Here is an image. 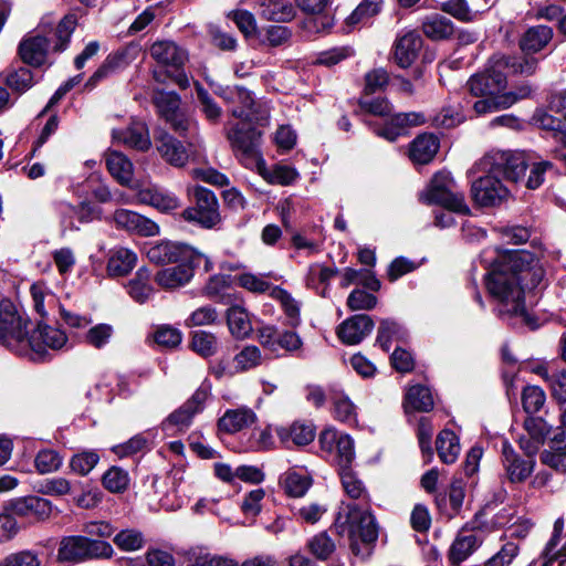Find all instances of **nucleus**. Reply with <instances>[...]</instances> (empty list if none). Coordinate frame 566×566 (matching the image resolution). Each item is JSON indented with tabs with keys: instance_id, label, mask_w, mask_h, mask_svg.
I'll return each mask as SVG.
<instances>
[{
	"instance_id": "7",
	"label": "nucleus",
	"mask_w": 566,
	"mask_h": 566,
	"mask_svg": "<svg viewBox=\"0 0 566 566\" xmlns=\"http://www.w3.org/2000/svg\"><path fill=\"white\" fill-rule=\"evenodd\" d=\"M114 549L106 541L94 539L87 536L64 537L57 551L62 562H82L91 558H109Z\"/></svg>"
},
{
	"instance_id": "5",
	"label": "nucleus",
	"mask_w": 566,
	"mask_h": 566,
	"mask_svg": "<svg viewBox=\"0 0 566 566\" xmlns=\"http://www.w3.org/2000/svg\"><path fill=\"white\" fill-rule=\"evenodd\" d=\"M426 203L444 207L449 211L469 214L470 208L465 203L464 195L458 190L457 184L448 171L437 172L427 190L420 196Z\"/></svg>"
},
{
	"instance_id": "19",
	"label": "nucleus",
	"mask_w": 566,
	"mask_h": 566,
	"mask_svg": "<svg viewBox=\"0 0 566 566\" xmlns=\"http://www.w3.org/2000/svg\"><path fill=\"white\" fill-rule=\"evenodd\" d=\"M502 463L511 483L524 482L532 474L535 465L534 459H522L507 442L502 447Z\"/></svg>"
},
{
	"instance_id": "47",
	"label": "nucleus",
	"mask_w": 566,
	"mask_h": 566,
	"mask_svg": "<svg viewBox=\"0 0 566 566\" xmlns=\"http://www.w3.org/2000/svg\"><path fill=\"white\" fill-rule=\"evenodd\" d=\"M31 296L35 312L42 317H46L50 311L56 305V296L49 291L43 283H34L31 289Z\"/></svg>"
},
{
	"instance_id": "11",
	"label": "nucleus",
	"mask_w": 566,
	"mask_h": 566,
	"mask_svg": "<svg viewBox=\"0 0 566 566\" xmlns=\"http://www.w3.org/2000/svg\"><path fill=\"white\" fill-rule=\"evenodd\" d=\"M227 137L235 156L244 164V166L260 167L264 164L259 150L260 133L255 129L243 128L235 125L228 132Z\"/></svg>"
},
{
	"instance_id": "39",
	"label": "nucleus",
	"mask_w": 566,
	"mask_h": 566,
	"mask_svg": "<svg viewBox=\"0 0 566 566\" xmlns=\"http://www.w3.org/2000/svg\"><path fill=\"white\" fill-rule=\"evenodd\" d=\"M106 166L113 178L123 186L129 185L134 176L132 161L119 151H109L106 155Z\"/></svg>"
},
{
	"instance_id": "45",
	"label": "nucleus",
	"mask_w": 566,
	"mask_h": 566,
	"mask_svg": "<svg viewBox=\"0 0 566 566\" xmlns=\"http://www.w3.org/2000/svg\"><path fill=\"white\" fill-rule=\"evenodd\" d=\"M149 281V270L146 268H140L136 272L135 277L132 279L127 284V292L130 297L138 303H145L154 292Z\"/></svg>"
},
{
	"instance_id": "63",
	"label": "nucleus",
	"mask_w": 566,
	"mask_h": 566,
	"mask_svg": "<svg viewBox=\"0 0 566 566\" xmlns=\"http://www.w3.org/2000/svg\"><path fill=\"white\" fill-rule=\"evenodd\" d=\"M34 465L36 471L41 474L55 472L62 465V458L54 450H41L34 459Z\"/></svg>"
},
{
	"instance_id": "25",
	"label": "nucleus",
	"mask_w": 566,
	"mask_h": 566,
	"mask_svg": "<svg viewBox=\"0 0 566 566\" xmlns=\"http://www.w3.org/2000/svg\"><path fill=\"white\" fill-rule=\"evenodd\" d=\"M146 256L155 264L175 263L192 256V249L172 242H158L146 249Z\"/></svg>"
},
{
	"instance_id": "8",
	"label": "nucleus",
	"mask_w": 566,
	"mask_h": 566,
	"mask_svg": "<svg viewBox=\"0 0 566 566\" xmlns=\"http://www.w3.org/2000/svg\"><path fill=\"white\" fill-rule=\"evenodd\" d=\"M193 197V206L182 211V218L196 222L202 228L211 229L220 221L219 203L216 195L200 186L188 190Z\"/></svg>"
},
{
	"instance_id": "12",
	"label": "nucleus",
	"mask_w": 566,
	"mask_h": 566,
	"mask_svg": "<svg viewBox=\"0 0 566 566\" xmlns=\"http://www.w3.org/2000/svg\"><path fill=\"white\" fill-rule=\"evenodd\" d=\"M153 102L158 114L170 127L181 136L190 130L192 123L180 109V97L175 92L158 91L154 94Z\"/></svg>"
},
{
	"instance_id": "36",
	"label": "nucleus",
	"mask_w": 566,
	"mask_h": 566,
	"mask_svg": "<svg viewBox=\"0 0 566 566\" xmlns=\"http://www.w3.org/2000/svg\"><path fill=\"white\" fill-rule=\"evenodd\" d=\"M434 406L431 391L422 385L409 387L405 395L403 408L406 413L410 412H429Z\"/></svg>"
},
{
	"instance_id": "38",
	"label": "nucleus",
	"mask_w": 566,
	"mask_h": 566,
	"mask_svg": "<svg viewBox=\"0 0 566 566\" xmlns=\"http://www.w3.org/2000/svg\"><path fill=\"white\" fill-rule=\"evenodd\" d=\"M136 262L135 252L126 248H116L108 258L107 273L111 276H125L135 268Z\"/></svg>"
},
{
	"instance_id": "30",
	"label": "nucleus",
	"mask_w": 566,
	"mask_h": 566,
	"mask_svg": "<svg viewBox=\"0 0 566 566\" xmlns=\"http://www.w3.org/2000/svg\"><path fill=\"white\" fill-rule=\"evenodd\" d=\"M259 14L266 21L285 23L292 21L296 10L290 0H259Z\"/></svg>"
},
{
	"instance_id": "17",
	"label": "nucleus",
	"mask_w": 566,
	"mask_h": 566,
	"mask_svg": "<svg viewBox=\"0 0 566 566\" xmlns=\"http://www.w3.org/2000/svg\"><path fill=\"white\" fill-rule=\"evenodd\" d=\"M209 396V388L200 386L181 407L169 415L167 424L175 426L179 430L188 428L193 417L205 409V403Z\"/></svg>"
},
{
	"instance_id": "22",
	"label": "nucleus",
	"mask_w": 566,
	"mask_h": 566,
	"mask_svg": "<svg viewBox=\"0 0 566 566\" xmlns=\"http://www.w3.org/2000/svg\"><path fill=\"white\" fill-rule=\"evenodd\" d=\"M52 503L36 495L19 497L11 504L12 513L34 521H44L52 513Z\"/></svg>"
},
{
	"instance_id": "54",
	"label": "nucleus",
	"mask_w": 566,
	"mask_h": 566,
	"mask_svg": "<svg viewBox=\"0 0 566 566\" xmlns=\"http://www.w3.org/2000/svg\"><path fill=\"white\" fill-rule=\"evenodd\" d=\"M358 105L364 113L379 117L389 116L392 111L390 102L382 96L373 97L371 95L363 94Z\"/></svg>"
},
{
	"instance_id": "49",
	"label": "nucleus",
	"mask_w": 566,
	"mask_h": 566,
	"mask_svg": "<svg viewBox=\"0 0 566 566\" xmlns=\"http://www.w3.org/2000/svg\"><path fill=\"white\" fill-rule=\"evenodd\" d=\"M262 354L259 347L254 345L244 346L233 357V368L238 374L249 371L262 364Z\"/></svg>"
},
{
	"instance_id": "23",
	"label": "nucleus",
	"mask_w": 566,
	"mask_h": 566,
	"mask_svg": "<svg viewBox=\"0 0 566 566\" xmlns=\"http://www.w3.org/2000/svg\"><path fill=\"white\" fill-rule=\"evenodd\" d=\"M373 328L371 317L366 314H358L344 321L338 327L337 334L343 343L355 345L369 335Z\"/></svg>"
},
{
	"instance_id": "21",
	"label": "nucleus",
	"mask_w": 566,
	"mask_h": 566,
	"mask_svg": "<svg viewBox=\"0 0 566 566\" xmlns=\"http://www.w3.org/2000/svg\"><path fill=\"white\" fill-rule=\"evenodd\" d=\"M117 228L144 237H151L159 233V227L153 220L127 209H117L113 216Z\"/></svg>"
},
{
	"instance_id": "57",
	"label": "nucleus",
	"mask_w": 566,
	"mask_h": 566,
	"mask_svg": "<svg viewBox=\"0 0 566 566\" xmlns=\"http://www.w3.org/2000/svg\"><path fill=\"white\" fill-rule=\"evenodd\" d=\"M336 273H337V270H335V269H332V268H328V266H325V265L318 264V263L312 264V265H310L308 272L306 275V284H307V286L313 287V289H318L319 284L324 285L322 292H319L321 295L324 296L326 286L329 282V280L334 275H336Z\"/></svg>"
},
{
	"instance_id": "16",
	"label": "nucleus",
	"mask_w": 566,
	"mask_h": 566,
	"mask_svg": "<svg viewBox=\"0 0 566 566\" xmlns=\"http://www.w3.org/2000/svg\"><path fill=\"white\" fill-rule=\"evenodd\" d=\"M199 255L192 251V256L179 261L175 266L165 268L155 275V282L164 290H175L188 284L195 274V266Z\"/></svg>"
},
{
	"instance_id": "18",
	"label": "nucleus",
	"mask_w": 566,
	"mask_h": 566,
	"mask_svg": "<svg viewBox=\"0 0 566 566\" xmlns=\"http://www.w3.org/2000/svg\"><path fill=\"white\" fill-rule=\"evenodd\" d=\"M532 122L535 126L541 129L548 130L552 133L553 138L560 146L555 147L552 150V155L555 159H558L564 163L566 166V126L559 119L555 118L551 114L546 113L543 109H537L533 117Z\"/></svg>"
},
{
	"instance_id": "33",
	"label": "nucleus",
	"mask_w": 566,
	"mask_h": 566,
	"mask_svg": "<svg viewBox=\"0 0 566 566\" xmlns=\"http://www.w3.org/2000/svg\"><path fill=\"white\" fill-rule=\"evenodd\" d=\"M157 150L161 157L175 167H182L187 164L189 155L184 144L168 133H163L156 140Z\"/></svg>"
},
{
	"instance_id": "35",
	"label": "nucleus",
	"mask_w": 566,
	"mask_h": 566,
	"mask_svg": "<svg viewBox=\"0 0 566 566\" xmlns=\"http://www.w3.org/2000/svg\"><path fill=\"white\" fill-rule=\"evenodd\" d=\"M439 149V139L433 134H421L410 145V159L417 164H428Z\"/></svg>"
},
{
	"instance_id": "32",
	"label": "nucleus",
	"mask_w": 566,
	"mask_h": 566,
	"mask_svg": "<svg viewBox=\"0 0 566 566\" xmlns=\"http://www.w3.org/2000/svg\"><path fill=\"white\" fill-rule=\"evenodd\" d=\"M261 343L270 348L276 350L277 347L287 352L296 350L301 347L302 342L298 335L294 332L279 333L274 326H264L260 329Z\"/></svg>"
},
{
	"instance_id": "48",
	"label": "nucleus",
	"mask_w": 566,
	"mask_h": 566,
	"mask_svg": "<svg viewBox=\"0 0 566 566\" xmlns=\"http://www.w3.org/2000/svg\"><path fill=\"white\" fill-rule=\"evenodd\" d=\"M564 521L557 520L554 524L553 535L547 542L542 556L544 557V563L541 566H549L554 559H566V539L565 543L557 549V546L560 541V536L563 533Z\"/></svg>"
},
{
	"instance_id": "24",
	"label": "nucleus",
	"mask_w": 566,
	"mask_h": 566,
	"mask_svg": "<svg viewBox=\"0 0 566 566\" xmlns=\"http://www.w3.org/2000/svg\"><path fill=\"white\" fill-rule=\"evenodd\" d=\"M138 203L148 205L161 212H171L180 207L179 198L159 187H145L135 195Z\"/></svg>"
},
{
	"instance_id": "31",
	"label": "nucleus",
	"mask_w": 566,
	"mask_h": 566,
	"mask_svg": "<svg viewBox=\"0 0 566 566\" xmlns=\"http://www.w3.org/2000/svg\"><path fill=\"white\" fill-rule=\"evenodd\" d=\"M465 496L464 483L462 480H453L450 484L448 495L439 493L436 495V504L438 510L448 518L458 515L462 509Z\"/></svg>"
},
{
	"instance_id": "4",
	"label": "nucleus",
	"mask_w": 566,
	"mask_h": 566,
	"mask_svg": "<svg viewBox=\"0 0 566 566\" xmlns=\"http://www.w3.org/2000/svg\"><path fill=\"white\" fill-rule=\"evenodd\" d=\"M75 27L76 18L74 15L64 17L55 28L40 25L34 34L25 36L20 42V57L32 66L43 65L51 48L55 52H62L67 48Z\"/></svg>"
},
{
	"instance_id": "3",
	"label": "nucleus",
	"mask_w": 566,
	"mask_h": 566,
	"mask_svg": "<svg viewBox=\"0 0 566 566\" xmlns=\"http://www.w3.org/2000/svg\"><path fill=\"white\" fill-rule=\"evenodd\" d=\"M343 489L348 497L359 501V504L343 503L344 512H339L335 526L339 534H347L350 539V549L359 554L358 539L371 544L378 538V527L370 511V496L357 474L352 469L338 471Z\"/></svg>"
},
{
	"instance_id": "14",
	"label": "nucleus",
	"mask_w": 566,
	"mask_h": 566,
	"mask_svg": "<svg viewBox=\"0 0 566 566\" xmlns=\"http://www.w3.org/2000/svg\"><path fill=\"white\" fill-rule=\"evenodd\" d=\"M150 56L161 66L177 72L176 82L186 86L187 77L180 72L188 59L187 52L174 41H156L149 49Z\"/></svg>"
},
{
	"instance_id": "37",
	"label": "nucleus",
	"mask_w": 566,
	"mask_h": 566,
	"mask_svg": "<svg viewBox=\"0 0 566 566\" xmlns=\"http://www.w3.org/2000/svg\"><path fill=\"white\" fill-rule=\"evenodd\" d=\"M553 38V30L547 25L528 28L520 39V48L525 53H536L544 49Z\"/></svg>"
},
{
	"instance_id": "2",
	"label": "nucleus",
	"mask_w": 566,
	"mask_h": 566,
	"mask_svg": "<svg viewBox=\"0 0 566 566\" xmlns=\"http://www.w3.org/2000/svg\"><path fill=\"white\" fill-rule=\"evenodd\" d=\"M537 62L533 56L493 55L484 71L473 74L465 85L472 95L481 97L473 104L474 113L479 116L495 113L528 97L532 92L528 85L504 92L507 81L503 71L509 69L514 74L530 76L535 73Z\"/></svg>"
},
{
	"instance_id": "42",
	"label": "nucleus",
	"mask_w": 566,
	"mask_h": 566,
	"mask_svg": "<svg viewBox=\"0 0 566 566\" xmlns=\"http://www.w3.org/2000/svg\"><path fill=\"white\" fill-rule=\"evenodd\" d=\"M280 483L287 495L301 497L310 489L312 479L307 473L292 469L281 476Z\"/></svg>"
},
{
	"instance_id": "6",
	"label": "nucleus",
	"mask_w": 566,
	"mask_h": 566,
	"mask_svg": "<svg viewBox=\"0 0 566 566\" xmlns=\"http://www.w3.org/2000/svg\"><path fill=\"white\" fill-rule=\"evenodd\" d=\"M478 167L484 174H493L502 181L515 184L525 176L527 164L522 153L491 150L480 159Z\"/></svg>"
},
{
	"instance_id": "28",
	"label": "nucleus",
	"mask_w": 566,
	"mask_h": 566,
	"mask_svg": "<svg viewBox=\"0 0 566 566\" xmlns=\"http://www.w3.org/2000/svg\"><path fill=\"white\" fill-rule=\"evenodd\" d=\"M481 543L482 541L476 534L468 533L465 530L460 531L449 548V562L452 566H460L479 548Z\"/></svg>"
},
{
	"instance_id": "34",
	"label": "nucleus",
	"mask_w": 566,
	"mask_h": 566,
	"mask_svg": "<svg viewBox=\"0 0 566 566\" xmlns=\"http://www.w3.org/2000/svg\"><path fill=\"white\" fill-rule=\"evenodd\" d=\"M276 434L286 448L292 446L301 447L314 440L315 430L310 423L294 422L289 427L276 428Z\"/></svg>"
},
{
	"instance_id": "9",
	"label": "nucleus",
	"mask_w": 566,
	"mask_h": 566,
	"mask_svg": "<svg viewBox=\"0 0 566 566\" xmlns=\"http://www.w3.org/2000/svg\"><path fill=\"white\" fill-rule=\"evenodd\" d=\"M28 328V319L17 311L9 300L0 301V345L20 353L21 344Z\"/></svg>"
},
{
	"instance_id": "56",
	"label": "nucleus",
	"mask_w": 566,
	"mask_h": 566,
	"mask_svg": "<svg viewBox=\"0 0 566 566\" xmlns=\"http://www.w3.org/2000/svg\"><path fill=\"white\" fill-rule=\"evenodd\" d=\"M99 454L95 450H83L70 460L71 470L78 475H87L98 463Z\"/></svg>"
},
{
	"instance_id": "46",
	"label": "nucleus",
	"mask_w": 566,
	"mask_h": 566,
	"mask_svg": "<svg viewBox=\"0 0 566 566\" xmlns=\"http://www.w3.org/2000/svg\"><path fill=\"white\" fill-rule=\"evenodd\" d=\"M306 549L317 560L326 562L334 554L336 545L326 532H319L307 539Z\"/></svg>"
},
{
	"instance_id": "15",
	"label": "nucleus",
	"mask_w": 566,
	"mask_h": 566,
	"mask_svg": "<svg viewBox=\"0 0 566 566\" xmlns=\"http://www.w3.org/2000/svg\"><path fill=\"white\" fill-rule=\"evenodd\" d=\"M471 195L476 205L495 207L507 199L510 191L499 177L485 174L472 182Z\"/></svg>"
},
{
	"instance_id": "27",
	"label": "nucleus",
	"mask_w": 566,
	"mask_h": 566,
	"mask_svg": "<svg viewBox=\"0 0 566 566\" xmlns=\"http://www.w3.org/2000/svg\"><path fill=\"white\" fill-rule=\"evenodd\" d=\"M524 429L530 438H521L520 447L527 455H534L551 432V426L541 417H527L524 420Z\"/></svg>"
},
{
	"instance_id": "64",
	"label": "nucleus",
	"mask_w": 566,
	"mask_h": 566,
	"mask_svg": "<svg viewBox=\"0 0 566 566\" xmlns=\"http://www.w3.org/2000/svg\"><path fill=\"white\" fill-rule=\"evenodd\" d=\"M0 566H41V559L35 552L24 549L2 558Z\"/></svg>"
},
{
	"instance_id": "52",
	"label": "nucleus",
	"mask_w": 566,
	"mask_h": 566,
	"mask_svg": "<svg viewBox=\"0 0 566 566\" xmlns=\"http://www.w3.org/2000/svg\"><path fill=\"white\" fill-rule=\"evenodd\" d=\"M406 332L402 326L395 321L384 319L378 328V335L376 342L379 346L388 352L394 340H400L403 338Z\"/></svg>"
},
{
	"instance_id": "10",
	"label": "nucleus",
	"mask_w": 566,
	"mask_h": 566,
	"mask_svg": "<svg viewBox=\"0 0 566 566\" xmlns=\"http://www.w3.org/2000/svg\"><path fill=\"white\" fill-rule=\"evenodd\" d=\"M216 93L230 106L233 117L250 123H259L265 118V115L259 112L252 93L247 88L228 86L220 87Z\"/></svg>"
},
{
	"instance_id": "29",
	"label": "nucleus",
	"mask_w": 566,
	"mask_h": 566,
	"mask_svg": "<svg viewBox=\"0 0 566 566\" xmlns=\"http://www.w3.org/2000/svg\"><path fill=\"white\" fill-rule=\"evenodd\" d=\"M256 421V415L248 407L228 409L218 420V428L226 433H235L249 428Z\"/></svg>"
},
{
	"instance_id": "58",
	"label": "nucleus",
	"mask_w": 566,
	"mask_h": 566,
	"mask_svg": "<svg viewBox=\"0 0 566 566\" xmlns=\"http://www.w3.org/2000/svg\"><path fill=\"white\" fill-rule=\"evenodd\" d=\"M334 460L337 463L338 471L350 469L355 459L354 440L348 434H344L338 441L334 452Z\"/></svg>"
},
{
	"instance_id": "13",
	"label": "nucleus",
	"mask_w": 566,
	"mask_h": 566,
	"mask_svg": "<svg viewBox=\"0 0 566 566\" xmlns=\"http://www.w3.org/2000/svg\"><path fill=\"white\" fill-rule=\"evenodd\" d=\"M66 342L67 337L63 331L39 322L31 335L28 334V331L25 332L19 354H23L30 348L38 358H41L45 354L46 348L60 349Z\"/></svg>"
},
{
	"instance_id": "51",
	"label": "nucleus",
	"mask_w": 566,
	"mask_h": 566,
	"mask_svg": "<svg viewBox=\"0 0 566 566\" xmlns=\"http://www.w3.org/2000/svg\"><path fill=\"white\" fill-rule=\"evenodd\" d=\"M114 544L123 552H136L145 546L144 534L135 528L122 530L113 537Z\"/></svg>"
},
{
	"instance_id": "40",
	"label": "nucleus",
	"mask_w": 566,
	"mask_h": 566,
	"mask_svg": "<svg viewBox=\"0 0 566 566\" xmlns=\"http://www.w3.org/2000/svg\"><path fill=\"white\" fill-rule=\"evenodd\" d=\"M328 392L335 418L347 423L356 422V408L350 399L335 385L328 387Z\"/></svg>"
},
{
	"instance_id": "43",
	"label": "nucleus",
	"mask_w": 566,
	"mask_h": 566,
	"mask_svg": "<svg viewBox=\"0 0 566 566\" xmlns=\"http://www.w3.org/2000/svg\"><path fill=\"white\" fill-rule=\"evenodd\" d=\"M423 33L432 40L449 39L453 34V23L446 17L432 14L422 22Z\"/></svg>"
},
{
	"instance_id": "50",
	"label": "nucleus",
	"mask_w": 566,
	"mask_h": 566,
	"mask_svg": "<svg viewBox=\"0 0 566 566\" xmlns=\"http://www.w3.org/2000/svg\"><path fill=\"white\" fill-rule=\"evenodd\" d=\"M195 88L200 111L206 119L212 124L219 123L222 115L221 107L200 83L196 82Z\"/></svg>"
},
{
	"instance_id": "59",
	"label": "nucleus",
	"mask_w": 566,
	"mask_h": 566,
	"mask_svg": "<svg viewBox=\"0 0 566 566\" xmlns=\"http://www.w3.org/2000/svg\"><path fill=\"white\" fill-rule=\"evenodd\" d=\"M271 295L276 298L290 319L292 326H296L300 323V305L290 293L281 287H273Z\"/></svg>"
},
{
	"instance_id": "20",
	"label": "nucleus",
	"mask_w": 566,
	"mask_h": 566,
	"mask_svg": "<svg viewBox=\"0 0 566 566\" xmlns=\"http://www.w3.org/2000/svg\"><path fill=\"white\" fill-rule=\"evenodd\" d=\"M422 48L421 35L413 30L398 35L392 48V57L395 63L401 67H409L418 57V53Z\"/></svg>"
},
{
	"instance_id": "41",
	"label": "nucleus",
	"mask_w": 566,
	"mask_h": 566,
	"mask_svg": "<svg viewBox=\"0 0 566 566\" xmlns=\"http://www.w3.org/2000/svg\"><path fill=\"white\" fill-rule=\"evenodd\" d=\"M436 447L440 460L446 464L454 463L460 454L459 438L449 429L439 432Z\"/></svg>"
},
{
	"instance_id": "26",
	"label": "nucleus",
	"mask_w": 566,
	"mask_h": 566,
	"mask_svg": "<svg viewBox=\"0 0 566 566\" xmlns=\"http://www.w3.org/2000/svg\"><path fill=\"white\" fill-rule=\"evenodd\" d=\"M113 139L130 148L145 151L149 149L151 142L145 123L132 120L124 129H113Z\"/></svg>"
},
{
	"instance_id": "1",
	"label": "nucleus",
	"mask_w": 566,
	"mask_h": 566,
	"mask_svg": "<svg viewBox=\"0 0 566 566\" xmlns=\"http://www.w3.org/2000/svg\"><path fill=\"white\" fill-rule=\"evenodd\" d=\"M490 296L501 317L520 316L527 321L526 294H538L547 286L541 260L526 250L497 251L485 276Z\"/></svg>"
},
{
	"instance_id": "60",
	"label": "nucleus",
	"mask_w": 566,
	"mask_h": 566,
	"mask_svg": "<svg viewBox=\"0 0 566 566\" xmlns=\"http://www.w3.org/2000/svg\"><path fill=\"white\" fill-rule=\"evenodd\" d=\"M546 401L545 392L538 386H526L522 392V405L526 413L538 412Z\"/></svg>"
},
{
	"instance_id": "55",
	"label": "nucleus",
	"mask_w": 566,
	"mask_h": 566,
	"mask_svg": "<svg viewBox=\"0 0 566 566\" xmlns=\"http://www.w3.org/2000/svg\"><path fill=\"white\" fill-rule=\"evenodd\" d=\"M433 436V426L428 417H421L417 427V438L421 449L424 463L428 464L433 458L431 439Z\"/></svg>"
},
{
	"instance_id": "61",
	"label": "nucleus",
	"mask_w": 566,
	"mask_h": 566,
	"mask_svg": "<svg viewBox=\"0 0 566 566\" xmlns=\"http://www.w3.org/2000/svg\"><path fill=\"white\" fill-rule=\"evenodd\" d=\"M389 84V74L382 67H376L365 74L363 94L373 95L384 91Z\"/></svg>"
},
{
	"instance_id": "62",
	"label": "nucleus",
	"mask_w": 566,
	"mask_h": 566,
	"mask_svg": "<svg viewBox=\"0 0 566 566\" xmlns=\"http://www.w3.org/2000/svg\"><path fill=\"white\" fill-rule=\"evenodd\" d=\"M191 348L202 357L212 356L217 352V338L211 333L197 331L192 334Z\"/></svg>"
},
{
	"instance_id": "44",
	"label": "nucleus",
	"mask_w": 566,
	"mask_h": 566,
	"mask_svg": "<svg viewBox=\"0 0 566 566\" xmlns=\"http://www.w3.org/2000/svg\"><path fill=\"white\" fill-rule=\"evenodd\" d=\"M227 322L230 333L237 338H245L252 332L251 321L247 311L234 305L228 310Z\"/></svg>"
},
{
	"instance_id": "53",
	"label": "nucleus",
	"mask_w": 566,
	"mask_h": 566,
	"mask_svg": "<svg viewBox=\"0 0 566 566\" xmlns=\"http://www.w3.org/2000/svg\"><path fill=\"white\" fill-rule=\"evenodd\" d=\"M130 479L126 470L119 467L109 468L102 476L103 486L112 493H122L129 485Z\"/></svg>"
}]
</instances>
